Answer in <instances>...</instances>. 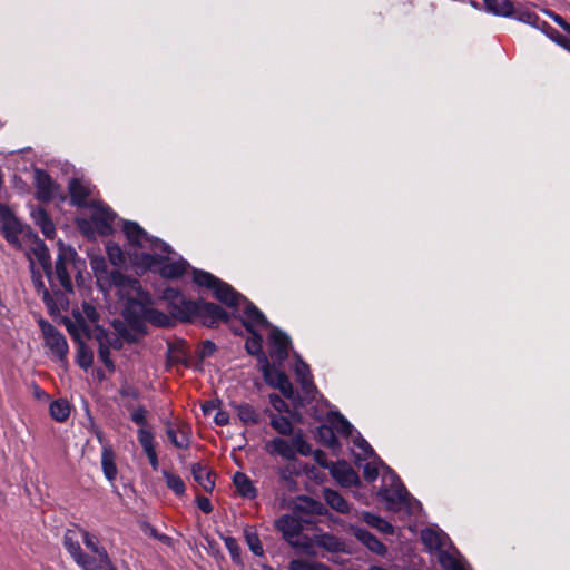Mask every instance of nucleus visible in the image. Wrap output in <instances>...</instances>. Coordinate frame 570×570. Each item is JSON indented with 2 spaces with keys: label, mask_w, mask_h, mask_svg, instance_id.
I'll return each mask as SVG.
<instances>
[{
  "label": "nucleus",
  "mask_w": 570,
  "mask_h": 570,
  "mask_svg": "<svg viewBox=\"0 0 570 570\" xmlns=\"http://www.w3.org/2000/svg\"><path fill=\"white\" fill-rule=\"evenodd\" d=\"M36 256L48 278L51 292L46 288L41 274L35 269L33 262H31L33 287L41 296L48 312L51 315L59 314L68 308L69 301L67 295L73 293L72 276L80 274V267L83 265V262L78 257L73 248L66 247L62 244L59 246L53 268L51 267L49 252L45 245L36 250Z\"/></svg>",
  "instance_id": "1"
},
{
  "label": "nucleus",
  "mask_w": 570,
  "mask_h": 570,
  "mask_svg": "<svg viewBox=\"0 0 570 570\" xmlns=\"http://www.w3.org/2000/svg\"><path fill=\"white\" fill-rule=\"evenodd\" d=\"M150 296L142 303H131L124 309V321L114 323L116 332L127 342H137L147 334V323L157 327H169L173 325L171 316L151 306Z\"/></svg>",
  "instance_id": "2"
},
{
  "label": "nucleus",
  "mask_w": 570,
  "mask_h": 570,
  "mask_svg": "<svg viewBox=\"0 0 570 570\" xmlns=\"http://www.w3.org/2000/svg\"><path fill=\"white\" fill-rule=\"evenodd\" d=\"M374 461L361 464L362 459L355 454V463L363 468V475L367 482H374L379 476V464L385 472L382 475V485L379 489V497L386 502V507L392 511L407 510L412 511V504H419L407 492L399 476L384 463L375 456Z\"/></svg>",
  "instance_id": "3"
},
{
  "label": "nucleus",
  "mask_w": 570,
  "mask_h": 570,
  "mask_svg": "<svg viewBox=\"0 0 570 570\" xmlns=\"http://www.w3.org/2000/svg\"><path fill=\"white\" fill-rule=\"evenodd\" d=\"M100 263L104 266L102 269H100L98 262L94 264L98 282L108 285L110 288H115L118 297L121 301H126L125 307H129L131 303H142L148 298L149 294L142 291L137 278L126 276L117 269L107 272L105 269V262L101 261Z\"/></svg>",
  "instance_id": "4"
},
{
  "label": "nucleus",
  "mask_w": 570,
  "mask_h": 570,
  "mask_svg": "<svg viewBox=\"0 0 570 570\" xmlns=\"http://www.w3.org/2000/svg\"><path fill=\"white\" fill-rule=\"evenodd\" d=\"M122 229L130 245L153 252L142 253V262L148 267L158 265L170 254L169 245L159 238L150 237L137 223L125 220Z\"/></svg>",
  "instance_id": "5"
},
{
  "label": "nucleus",
  "mask_w": 570,
  "mask_h": 570,
  "mask_svg": "<svg viewBox=\"0 0 570 570\" xmlns=\"http://www.w3.org/2000/svg\"><path fill=\"white\" fill-rule=\"evenodd\" d=\"M193 279L197 285L213 289L215 297L223 304L240 308L245 296L237 293L229 284L202 269L194 271Z\"/></svg>",
  "instance_id": "6"
},
{
  "label": "nucleus",
  "mask_w": 570,
  "mask_h": 570,
  "mask_svg": "<svg viewBox=\"0 0 570 570\" xmlns=\"http://www.w3.org/2000/svg\"><path fill=\"white\" fill-rule=\"evenodd\" d=\"M164 298L167 301V308L173 318L189 322L194 321L197 301L187 299L184 294L173 288H167L164 292Z\"/></svg>",
  "instance_id": "7"
},
{
  "label": "nucleus",
  "mask_w": 570,
  "mask_h": 570,
  "mask_svg": "<svg viewBox=\"0 0 570 570\" xmlns=\"http://www.w3.org/2000/svg\"><path fill=\"white\" fill-rule=\"evenodd\" d=\"M72 316L75 322L66 320V327L76 341H81V335L89 333L87 321L96 323L99 320V313L96 306L88 302H83L81 309H75Z\"/></svg>",
  "instance_id": "8"
},
{
  "label": "nucleus",
  "mask_w": 570,
  "mask_h": 570,
  "mask_svg": "<svg viewBox=\"0 0 570 570\" xmlns=\"http://www.w3.org/2000/svg\"><path fill=\"white\" fill-rule=\"evenodd\" d=\"M276 528L292 547L307 549L306 537L301 535L303 527L298 518L285 514L276 521Z\"/></svg>",
  "instance_id": "9"
},
{
  "label": "nucleus",
  "mask_w": 570,
  "mask_h": 570,
  "mask_svg": "<svg viewBox=\"0 0 570 570\" xmlns=\"http://www.w3.org/2000/svg\"><path fill=\"white\" fill-rule=\"evenodd\" d=\"M45 343L50 352L60 361L63 362L68 354V343L61 332H59L52 324L45 320L39 321Z\"/></svg>",
  "instance_id": "10"
},
{
  "label": "nucleus",
  "mask_w": 570,
  "mask_h": 570,
  "mask_svg": "<svg viewBox=\"0 0 570 570\" xmlns=\"http://www.w3.org/2000/svg\"><path fill=\"white\" fill-rule=\"evenodd\" d=\"M197 308L194 312V321H199L208 327H215L220 322L228 320L227 312L215 303L197 301Z\"/></svg>",
  "instance_id": "11"
},
{
  "label": "nucleus",
  "mask_w": 570,
  "mask_h": 570,
  "mask_svg": "<svg viewBox=\"0 0 570 570\" xmlns=\"http://www.w3.org/2000/svg\"><path fill=\"white\" fill-rule=\"evenodd\" d=\"M68 189L70 194V203L73 206L92 207L94 203H98L97 200L91 199L95 186L87 180L72 178L68 184Z\"/></svg>",
  "instance_id": "12"
},
{
  "label": "nucleus",
  "mask_w": 570,
  "mask_h": 570,
  "mask_svg": "<svg viewBox=\"0 0 570 570\" xmlns=\"http://www.w3.org/2000/svg\"><path fill=\"white\" fill-rule=\"evenodd\" d=\"M91 208H94L91 222L98 234L102 236L110 235L114 230L112 224L117 218L116 213L101 202L94 203Z\"/></svg>",
  "instance_id": "13"
},
{
  "label": "nucleus",
  "mask_w": 570,
  "mask_h": 570,
  "mask_svg": "<svg viewBox=\"0 0 570 570\" xmlns=\"http://www.w3.org/2000/svg\"><path fill=\"white\" fill-rule=\"evenodd\" d=\"M33 179L36 187V198L38 200L50 202L57 196L59 191V185L52 180L46 170L36 168L33 173Z\"/></svg>",
  "instance_id": "14"
},
{
  "label": "nucleus",
  "mask_w": 570,
  "mask_h": 570,
  "mask_svg": "<svg viewBox=\"0 0 570 570\" xmlns=\"http://www.w3.org/2000/svg\"><path fill=\"white\" fill-rule=\"evenodd\" d=\"M243 311V324L248 332L256 331L257 328H267L269 323L265 315L246 297L242 302L240 308Z\"/></svg>",
  "instance_id": "15"
},
{
  "label": "nucleus",
  "mask_w": 570,
  "mask_h": 570,
  "mask_svg": "<svg viewBox=\"0 0 570 570\" xmlns=\"http://www.w3.org/2000/svg\"><path fill=\"white\" fill-rule=\"evenodd\" d=\"M268 341L271 345V357L279 363L286 360L291 344L289 337L277 327H272L269 331Z\"/></svg>",
  "instance_id": "16"
},
{
  "label": "nucleus",
  "mask_w": 570,
  "mask_h": 570,
  "mask_svg": "<svg viewBox=\"0 0 570 570\" xmlns=\"http://www.w3.org/2000/svg\"><path fill=\"white\" fill-rule=\"evenodd\" d=\"M263 374L265 381L278 389L285 397L291 399L293 396V385L284 372L271 367L267 363L263 368Z\"/></svg>",
  "instance_id": "17"
},
{
  "label": "nucleus",
  "mask_w": 570,
  "mask_h": 570,
  "mask_svg": "<svg viewBox=\"0 0 570 570\" xmlns=\"http://www.w3.org/2000/svg\"><path fill=\"white\" fill-rule=\"evenodd\" d=\"M330 472L332 476L343 487L356 485L360 482L358 474L345 461L331 463Z\"/></svg>",
  "instance_id": "18"
},
{
  "label": "nucleus",
  "mask_w": 570,
  "mask_h": 570,
  "mask_svg": "<svg viewBox=\"0 0 570 570\" xmlns=\"http://www.w3.org/2000/svg\"><path fill=\"white\" fill-rule=\"evenodd\" d=\"M166 434L169 441L177 449H188L190 445V428L180 422L177 425L168 422L166 424Z\"/></svg>",
  "instance_id": "19"
},
{
  "label": "nucleus",
  "mask_w": 570,
  "mask_h": 570,
  "mask_svg": "<svg viewBox=\"0 0 570 570\" xmlns=\"http://www.w3.org/2000/svg\"><path fill=\"white\" fill-rule=\"evenodd\" d=\"M82 539L86 548L96 554V558H92L96 561V564H100V568L111 569L112 562L106 549L99 544L98 538L89 533L88 531L83 530Z\"/></svg>",
  "instance_id": "20"
},
{
  "label": "nucleus",
  "mask_w": 570,
  "mask_h": 570,
  "mask_svg": "<svg viewBox=\"0 0 570 570\" xmlns=\"http://www.w3.org/2000/svg\"><path fill=\"white\" fill-rule=\"evenodd\" d=\"M63 546L66 550L70 553L77 564L81 568H88L89 561L92 559L91 557L85 554L81 550L80 543L78 541L77 534L72 530H67L63 535Z\"/></svg>",
  "instance_id": "21"
},
{
  "label": "nucleus",
  "mask_w": 570,
  "mask_h": 570,
  "mask_svg": "<svg viewBox=\"0 0 570 570\" xmlns=\"http://www.w3.org/2000/svg\"><path fill=\"white\" fill-rule=\"evenodd\" d=\"M512 14L508 18L515 19L520 22L530 24L531 27L541 30L542 32H548L549 23L546 21L540 20L538 14L533 11H531L525 6H514L512 9Z\"/></svg>",
  "instance_id": "22"
},
{
  "label": "nucleus",
  "mask_w": 570,
  "mask_h": 570,
  "mask_svg": "<svg viewBox=\"0 0 570 570\" xmlns=\"http://www.w3.org/2000/svg\"><path fill=\"white\" fill-rule=\"evenodd\" d=\"M421 540L430 551L440 552L450 546V539L444 532L431 528L422 530Z\"/></svg>",
  "instance_id": "23"
},
{
  "label": "nucleus",
  "mask_w": 570,
  "mask_h": 570,
  "mask_svg": "<svg viewBox=\"0 0 570 570\" xmlns=\"http://www.w3.org/2000/svg\"><path fill=\"white\" fill-rule=\"evenodd\" d=\"M352 533L366 546L372 552L384 556L386 553V547L370 531L361 527H352Z\"/></svg>",
  "instance_id": "24"
},
{
  "label": "nucleus",
  "mask_w": 570,
  "mask_h": 570,
  "mask_svg": "<svg viewBox=\"0 0 570 570\" xmlns=\"http://www.w3.org/2000/svg\"><path fill=\"white\" fill-rule=\"evenodd\" d=\"M265 451L269 455H279L286 460L295 459V452L293 450V444H291V441H287L282 438H274V439L269 440L265 444Z\"/></svg>",
  "instance_id": "25"
},
{
  "label": "nucleus",
  "mask_w": 570,
  "mask_h": 570,
  "mask_svg": "<svg viewBox=\"0 0 570 570\" xmlns=\"http://www.w3.org/2000/svg\"><path fill=\"white\" fill-rule=\"evenodd\" d=\"M101 468L106 479L114 482L118 474L116 465V453L110 444H104L101 451Z\"/></svg>",
  "instance_id": "26"
},
{
  "label": "nucleus",
  "mask_w": 570,
  "mask_h": 570,
  "mask_svg": "<svg viewBox=\"0 0 570 570\" xmlns=\"http://www.w3.org/2000/svg\"><path fill=\"white\" fill-rule=\"evenodd\" d=\"M191 474L194 480L204 489V491H213L215 487V473L209 471L207 466L202 463H194L191 465Z\"/></svg>",
  "instance_id": "27"
},
{
  "label": "nucleus",
  "mask_w": 570,
  "mask_h": 570,
  "mask_svg": "<svg viewBox=\"0 0 570 570\" xmlns=\"http://www.w3.org/2000/svg\"><path fill=\"white\" fill-rule=\"evenodd\" d=\"M327 423L335 433L345 438H352L356 432L353 425L340 412H330L327 414Z\"/></svg>",
  "instance_id": "28"
},
{
  "label": "nucleus",
  "mask_w": 570,
  "mask_h": 570,
  "mask_svg": "<svg viewBox=\"0 0 570 570\" xmlns=\"http://www.w3.org/2000/svg\"><path fill=\"white\" fill-rule=\"evenodd\" d=\"M31 218L47 238H52L55 236V225L43 208L37 207L32 209Z\"/></svg>",
  "instance_id": "29"
},
{
  "label": "nucleus",
  "mask_w": 570,
  "mask_h": 570,
  "mask_svg": "<svg viewBox=\"0 0 570 570\" xmlns=\"http://www.w3.org/2000/svg\"><path fill=\"white\" fill-rule=\"evenodd\" d=\"M239 421L244 425H256L261 421V413L248 403L234 404Z\"/></svg>",
  "instance_id": "30"
},
{
  "label": "nucleus",
  "mask_w": 570,
  "mask_h": 570,
  "mask_svg": "<svg viewBox=\"0 0 570 570\" xmlns=\"http://www.w3.org/2000/svg\"><path fill=\"white\" fill-rule=\"evenodd\" d=\"M1 233L10 244L14 246L20 245L19 235L21 233V224L14 217L4 219Z\"/></svg>",
  "instance_id": "31"
},
{
  "label": "nucleus",
  "mask_w": 570,
  "mask_h": 570,
  "mask_svg": "<svg viewBox=\"0 0 570 570\" xmlns=\"http://www.w3.org/2000/svg\"><path fill=\"white\" fill-rule=\"evenodd\" d=\"M483 2L487 10L495 16L508 18L513 13L511 0H483Z\"/></svg>",
  "instance_id": "32"
},
{
  "label": "nucleus",
  "mask_w": 570,
  "mask_h": 570,
  "mask_svg": "<svg viewBox=\"0 0 570 570\" xmlns=\"http://www.w3.org/2000/svg\"><path fill=\"white\" fill-rule=\"evenodd\" d=\"M295 374L303 390L309 393L314 389L308 364L298 360L295 365Z\"/></svg>",
  "instance_id": "33"
},
{
  "label": "nucleus",
  "mask_w": 570,
  "mask_h": 570,
  "mask_svg": "<svg viewBox=\"0 0 570 570\" xmlns=\"http://www.w3.org/2000/svg\"><path fill=\"white\" fill-rule=\"evenodd\" d=\"M362 520L366 524H368L372 528H375L376 530H379L382 533L393 534V532H394L393 525L390 522H387L386 520H384L383 518H381L380 515L373 514L371 512H363Z\"/></svg>",
  "instance_id": "34"
},
{
  "label": "nucleus",
  "mask_w": 570,
  "mask_h": 570,
  "mask_svg": "<svg viewBox=\"0 0 570 570\" xmlns=\"http://www.w3.org/2000/svg\"><path fill=\"white\" fill-rule=\"evenodd\" d=\"M234 484L237 491L246 498H254L256 495V489L253 485L250 479L242 472H236L233 478Z\"/></svg>",
  "instance_id": "35"
},
{
  "label": "nucleus",
  "mask_w": 570,
  "mask_h": 570,
  "mask_svg": "<svg viewBox=\"0 0 570 570\" xmlns=\"http://www.w3.org/2000/svg\"><path fill=\"white\" fill-rule=\"evenodd\" d=\"M324 499L337 512L345 513L350 509L348 502L335 490L325 489Z\"/></svg>",
  "instance_id": "36"
},
{
  "label": "nucleus",
  "mask_w": 570,
  "mask_h": 570,
  "mask_svg": "<svg viewBox=\"0 0 570 570\" xmlns=\"http://www.w3.org/2000/svg\"><path fill=\"white\" fill-rule=\"evenodd\" d=\"M438 560L444 570H466L462 561L445 548L438 552Z\"/></svg>",
  "instance_id": "37"
},
{
  "label": "nucleus",
  "mask_w": 570,
  "mask_h": 570,
  "mask_svg": "<svg viewBox=\"0 0 570 570\" xmlns=\"http://www.w3.org/2000/svg\"><path fill=\"white\" fill-rule=\"evenodd\" d=\"M315 542L318 547L330 551V552H338L343 550V542L333 534L323 533L315 538Z\"/></svg>",
  "instance_id": "38"
},
{
  "label": "nucleus",
  "mask_w": 570,
  "mask_h": 570,
  "mask_svg": "<svg viewBox=\"0 0 570 570\" xmlns=\"http://www.w3.org/2000/svg\"><path fill=\"white\" fill-rule=\"evenodd\" d=\"M244 537H245V541H246L249 550L255 556L263 557L264 549H263V546L261 543V540H259V537H258V533L256 532V530L252 527H245Z\"/></svg>",
  "instance_id": "39"
},
{
  "label": "nucleus",
  "mask_w": 570,
  "mask_h": 570,
  "mask_svg": "<svg viewBox=\"0 0 570 570\" xmlns=\"http://www.w3.org/2000/svg\"><path fill=\"white\" fill-rule=\"evenodd\" d=\"M186 265V262L183 259L177 262H167L163 264L160 273L166 278H178L184 275Z\"/></svg>",
  "instance_id": "40"
},
{
  "label": "nucleus",
  "mask_w": 570,
  "mask_h": 570,
  "mask_svg": "<svg viewBox=\"0 0 570 570\" xmlns=\"http://www.w3.org/2000/svg\"><path fill=\"white\" fill-rule=\"evenodd\" d=\"M50 415L58 422L66 421L70 415V406L66 400H56L50 404Z\"/></svg>",
  "instance_id": "41"
},
{
  "label": "nucleus",
  "mask_w": 570,
  "mask_h": 570,
  "mask_svg": "<svg viewBox=\"0 0 570 570\" xmlns=\"http://www.w3.org/2000/svg\"><path fill=\"white\" fill-rule=\"evenodd\" d=\"M289 570H331L326 564L303 558L289 562Z\"/></svg>",
  "instance_id": "42"
},
{
  "label": "nucleus",
  "mask_w": 570,
  "mask_h": 570,
  "mask_svg": "<svg viewBox=\"0 0 570 570\" xmlns=\"http://www.w3.org/2000/svg\"><path fill=\"white\" fill-rule=\"evenodd\" d=\"M163 476L165 479L167 488L170 489L176 495H183L185 493V483L179 475L171 473L167 470H164Z\"/></svg>",
  "instance_id": "43"
},
{
  "label": "nucleus",
  "mask_w": 570,
  "mask_h": 570,
  "mask_svg": "<svg viewBox=\"0 0 570 570\" xmlns=\"http://www.w3.org/2000/svg\"><path fill=\"white\" fill-rule=\"evenodd\" d=\"M271 426L282 435H292L294 430L292 422L283 415H272Z\"/></svg>",
  "instance_id": "44"
},
{
  "label": "nucleus",
  "mask_w": 570,
  "mask_h": 570,
  "mask_svg": "<svg viewBox=\"0 0 570 570\" xmlns=\"http://www.w3.org/2000/svg\"><path fill=\"white\" fill-rule=\"evenodd\" d=\"M318 438L323 442V444L331 449H335L340 445L335 432L333 431V428H331L328 423L323 424L318 428Z\"/></svg>",
  "instance_id": "45"
},
{
  "label": "nucleus",
  "mask_w": 570,
  "mask_h": 570,
  "mask_svg": "<svg viewBox=\"0 0 570 570\" xmlns=\"http://www.w3.org/2000/svg\"><path fill=\"white\" fill-rule=\"evenodd\" d=\"M223 541L232 557V560L237 564H242V550L237 540L233 537H224Z\"/></svg>",
  "instance_id": "46"
},
{
  "label": "nucleus",
  "mask_w": 570,
  "mask_h": 570,
  "mask_svg": "<svg viewBox=\"0 0 570 570\" xmlns=\"http://www.w3.org/2000/svg\"><path fill=\"white\" fill-rule=\"evenodd\" d=\"M78 342L79 348L77 354V363L80 367L87 370L92 364V353L90 350L86 347V345L82 342Z\"/></svg>",
  "instance_id": "47"
},
{
  "label": "nucleus",
  "mask_w": 570,
  "mask_h": 570,
  "mask_svg": "<svg viewBox=\"0 0 570 570\" xmlns=\"http://www.w3.org/2000/svg\"><path fill=\"white\" fill-rule=\"evenodd\" d=\"M291 444H293L295 454L308 455L312 452L309 443L305 441L302 434L294 435L291 440Z\"/></svg>",
  "instance_id": "48"
},
{
  "label": "nucleus",
  "mask_w": 570,
  "mask_h": 570,
  "mask_svg": "<svg viewBox=\"0 0 570 570\" xmlns=\"http://www.w3.org/2000/svg\"><path fill=\"white\" fill-rule=\"evenodd\" d=\"M353 443L364 453V459H370L375 456V452L370 445V443L356 431L352 436Z\"/></svg>",
  "instance_id": "49"
},
{
  "label": "nucleus",
  "mask_w": 570,
  "mask_h": 570,
  "mask_svg": "<svg viewBox=\"0 0 570 570\" xmlns=\"http://www.w3.org/2000/svg\"><path fill=\"white\" fill-rule=\"evenodd\" d=\"M252 337L246 341V350L252 355H258L262 352V336L256 331L250 332Z\"/></svg>",
  "instance_id": "50"
},
{
  "label": "nucleus",
  "mask_w": 570,
  "mask_h": 570,
  "mask_svg": "<svg viewBox=\"0 0 570 570\" xmlns=\"http://www.w3.org/2000/svg\"><path fill=\"white\" fill-rule=\"evenodd\" d=\"M551 40L560 45L567 50H570V37L567 38L559 33L558 30L553 29L550 24L548 28V32H544Z\"/></svg>",
  "instance_id": "51"
},
{
  "label": "nucleus",
  "mask_w": 570,
  "mask_h": 570,
  "mask_svg": "<svg viewBox=\"0 0 570 570\" xmlns=\"http://www.w3.org/2000/svg\"><path fill=\"white\" fill-rule=\"evenodd\" d=\"M107 253L109 256V259L115 266H119L124 263V254L119 246L117 245H109L107 247Z\"/></svg>",
  "instance_id": "52"
},
{
  "label": "nucleus",
  "mask_w": 570,
  "mask_h": 570,
  "mask_svg": "<svg viewBox=\"0 0 570 570\" xmlns=\"http://www.w3.org/2000/svg\"><path fill=\"white\" fill-rule=\"evenodd\" d=\"M146 414V409L142 405H139L134 410V412L130 415V419L137 425L145 428V425L147 424Z\"/></svg>",
  "instance_id": "53"
},
{
  "label": "nucleus",
  "mask_w": 570,
  "mask_h": 570,
  "mask_svg": "<svg viewBox=\"0 0 570 570\" xmlns=\"http://www.w3.org/2000/svg\"><path fill=\"white\" fill-rule=\"evenodd\" d=\"M138 441L142 448H147L149 444L154 443V435L149 430L140 428L138 430Z\"/></svg>",
  "instance_id": "54"
},
{
  "label": "nucleus",
  "mask_w": 570,
  "mask_h": 570,
  "mask_svg": "<svg viewBox=\"0 0 570 570\" xmlns=\"http://www.w3.org/2000/svg\"><path fill=\"white\" fill-rule=\"evenodd\" d=\"M119 393L122 397H128L131 400H138L140 396V392L138 391V389L129 384L122 385L121 389L119 390Z\"/></svg>",
  "instance_id": "55"
},
{
  "label": "nucleus",
  "mask_w": 570,
  "mask_h": 570,
  "mask_svg": "<svg viewBox=\"0 0 570 570\" xmlns=\"http://www.w3.org/2000/svg\"><path fill=\"white\" fill-rule=\"evenodd\" d=\"M99 358L105 364L107 368H114V363L110 358V351L109 347L106 345H100L99 347Z\"/></svg>",
  "instance_id": "56"
},
{
  "label": "nucleus",
  "mask_w": 570,
  "mask_h": 570,
  "mask_svg": "<svg viewBox=\"0 0 570 570\" xmlns=\"http://www.w3.org/2000/svg\"><path fill=\"white\" fill-rule=\"evenodd\" d=\"M214 422L219 426H225L229 423V414L218 409L214 414Z\"/></svg>",
  "instance_id": "57"
},
{
  "label": "nucleus",
  "mask_w": 570,
  "mask_h": 570,
  "mask_svg": "<svg viewBox=\"0 0 570 570\" xmlns=\"http://www.w3.org/2000/svg\"><path fill=\"white\" fill-rule=\"evenodd\" d=\"M197 505L204 513H210L213 511L212 502L206 497H198Z\"/></svg>",
  "instance_id": "58"
},
{
  "label": "nucleus",
  "mask_w": 570,
  "mask_h": 570,
  "mask_svg": "<svg viewBox=\"0 0 570 570\" xmlns=\"http://www.w3.org/2000/svg\"><path fill=\"white\" fill-rule=\"evenodd\" d=\"M202 409L204 414L209 416L213 413L215 414V412L218 410V406L215 401H208L202 406Z\"/></svg>",
  "instance_id": "59"
},
{
  "label": "nucleus",
  "mask_w": 570,
  "mask_h": 570,
  "mask_svg": "<svg viewBox=\"0 0 570 570\" xmlns=\"http://www.w3.org/2000/svg\"><path fill=\"white\" fill-rule=\"evenodd\" d=\"M271 403L272 405L278 410V411H282L283 407L286 406L285 402L281 399V396L276 395V394H272L271 395Z\"/></svg>",
  "instance_id": "60"
},
{
  "label": "nucleus",
  "mask_w": 570,
  "mask_h": 570,
  "mask_svg": "<svg viewBox=\"0 0 570 570\" xmlns=\"http://www.w3.org/2000/svg\"><path fill=\"white\" fill-rule=\"evenodd\" d=\"M553 21L570 36V24L561 16L553 17Z\"/></svg>",
  "instance_id": "61"
},
{
  "label": "nucleus",
  "mask_w": 570,
  "mask_h": 570,
  "mask_svg": "<svg viewBox=\"0 0 570 570\" xmlns=\"http://www.w3.org/2000/svg\"><path fill=\"white\" fill-rule=\"evenodd\" d=\"M315 460H316V462H317L321 466L326 468V469H328V470H330V468H331V463H328V462L324 459V453H323V452L317 451V452L315 453Z\"/></svg>",
  "instance_id": "62"
},
{
  "label": "nucleus",
  "mask_w": 570,
  "mask_h": 570,
  "mask_svg": "<svg viewBox=\"0 0 570 570\" xmlns=\"http://www.w3.org/2000/svg\"><path fill=\"white\" fill-rule=\"evenodd\" d=\"M83 570H117L114 564H111V569H105V568H100V564H96V561L94 559H91L89 561V567L88 568H82Z\"/></svg>",
  "instance_id": "63"
},
{
  "label": "nucleus",
  "mask_w": 570,
  "mask_h": 570,
  "mask_svg": "<svg viewBox=\"0 0 570 570\" xmlns=\"http://www.w3.org/2000/svg\"><path fill=\"white\" fill-rule=\"evenodd\" d=\"M214 350H215V344L213 342L206 341L204 343V352H203L204 355L212 354L214 352Z\"/></svg>",
  "instance_id": "64"
}]
</instances>
